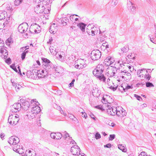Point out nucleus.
<instances>
[{
	"instance_id": "6ab92c4d",
	"label": "nucleus",
	"mask_w": 156,
	"mask_h": 156,
	"mask_svg": "<svg viewBox=\"0 0 156 156\" xmlns=\"http://www.w3.org/2000/svg\"><path fill=\"white\" fill-rule=\"evenodd\" d=\"M42 11L41 10V12H44L45 14H48L50 12L51 10L50 8L46 6V7L44 6L42 7Z\"/></svg>"
},
{
	"instance_id": "603ef678",
	"label": "nucleus",
	"mask_w": 156,
	"mask_h": 156,
	"mask_svg": "<svg viewBox=\"0 0 156 156\" xmlns=\"http://www.w3.org/2000/svg\"><path fill=\"white\" fill-rule=\"evenodd\" d=\"M55 133H51L50 134V136L53 139H56Z\"/></svg>"
},
{
	"instance_id": "37998d69",
	"label": "nucleus",
	"mask_w": 156,
	"mask_h": 156,
	"mask_svg": "<svg viewBox=\"0 0 156 156\" xmlns=\"http://www.w3.org/2000/svg\"><path fill=\"white\" fill-rule=\"evenodd\" d=\"M38 29H35L33 31H34L35 34H38L41 31V28L40 26H39Z\"/></svg>"
},
{
	"instance_id": "f704fd0d",
	"label": "nucleus",
	"mask_w": 156,
	"mask_h": 156,
	"mask_svg": "<svg viewBox=\"0 0 156 156\" xmlns=\"http://www.w3.org/2000/svg\"><path fill=\"white\" fill-rule=\"evenodd\" d=\"M64 135L63 136V138L65 139H66L67 137V136L68 137H69V139L70 140V136L69 135V134L67 133V132L66 131H65L64 132Z\"/></svg>"
},
{
	"instance_id": "2f4dec72",
	"label": "nucleus",
	"mask_w": 156,
	"mask_h": 156,
	"mask_svg": "<svg viewBox=\"0 0 156 156\" xmlns=\"http://www.w3.org/2000/svg\"><path fill=\"white\" fill-rule=\"evenodd\" d=\"M56 139L60 140L62 137V134L60 132H57L55 133Z\"/></svg>"
},
{
	"instance_id": "7ed1b4c3",
	"label": "nucleus",
	"mask_w": 156,
	"mask_h": 156,
	"mask_svg": "<svg viewBox=\"0 0 156 156\" xmlns=\"http://www.w3.org/2000/svg\"><path fill=\"white\" fill-rule=\"evenodd\" d=\"M42 66L44 70L48 74H51L53 71H54V68H55V67L51 62H49L48 64H42Z\"/></svg>"
},
{
	"instance_id": "774afa93",
	"label": "nucleus",
	"mask_w": 156,
	"mask_h": 156,
	"mask_svg": "<svg viewBox=\"0 0 156 156\" xmlns=\"http://www.w3.org/2000/svg\"><path fill=\"white\" fill-rule=\"evenodd\" d=\"M82 117L85 118V119H86L87 117V115L85 113H83L82 115Z\"/></svg>"
},
{
	"instance_id": "864d4df0",
	"label": "nucleus",
	"mask_w": 156,
	"mask_h": 156,
	"mask_svg": "<svg viewBox=\"0 0 156 156\" xmlns=\"http://www.w3.org/2000/svg\"><path fill=\"white\" fill-rule=\"evenodd\" d=\"M112 70H113V71H115L116 72H118L119 70V69H117L116 67L113 66L112 68Z\"/></svg>"
},
{
	"instance_id": "6e6552de",
	"label": "nucleus",
	"mask_w": 156,
	"mask_h": 156,
	"mask_svg": "<svg viewBox=\"0 0 156 156\" xmlns=\"http://www.w3.org/2000/svg\"><path fill=\"white\" fill-rule=\"evenodd\" d=\"M19 141L20 140L18 137L12 136L9 138L8 142L10 145H13L14 146L16 145Z\"/></svg>"
},
{
	"instance_id": "3c124183",
	"label": "nucleus",
	"mask_w": 156,
	"mask_h": 156,
	"mask_svg": "<svg viewBox=\"0 0 156 156\" xmlns=\"http://www.w3.org/2000/svg\"><path fill=\"white\" fill-rule=\"evenodd\" d=\"M75 81V80L74 79H73L71 82L69 84V87H72L73 86H74V83Z\"/></svg>"
},
{
	"instance_id": "39448f33",
	"label": "nucleus",
	"mask_w": 156,
	"mask_h": 156,
	"mask_svg": "<svg viewBox=\"0 0 156 156\" xmlns=\"http://www.w3.org/2000/svg\"><path fill=\"white\" fill-rule=\"evenodd\" d=\"M34 71L35 75L37 76L39 78H43L48 76V73L45 72L44 69L41 70L35 69Z\"/></svg>"
},
{
	"instance_id": "1a4fd4ad",
	"label": "nucleus",
	"mask_w": 156,
	"mask_h": 156,
	"mask_svg": "<svg viewBox=\"0 0 156 156\" xmlns=\"http://www.w3.org/2000/svg\"><path fill=\"white\" fill-rule=\"evenodd\" d=\"M22 106L19 103H17L13 104L12 107L10 112L12 113H16L20 111Z\"/></svg>"
},
{
	"instance_id": "f03ea898",
	"label": "nucleus",
	"mask_w": 156,
	"mask_h": 156,
	"mask_svg": "<svg viewBox=\"0 0 156 156\" xmlns=\"http://www.w3.org/2000/svg\"><path fill=\"white\" fill-rule=\"evenodd\" d=\"M103 72H101L98 69H94L93 71V73L94 76L97 77V78L101 81L105 82L106 78L104 75L102 74Z\"/></svg>"
},
{
	"instance_id": "69168bd1",
	"label": "nucleus",
	"mask_w": 156,
	"mask_h": 156,
	"mask_svg": "<svg viewBox=\"0 0 156 156\" xmlns=\"http://www.w3.org/2000/svg\"><path fill=\"white\" fill-rule=\"evenodd\" d=\"M22 87V86L20 85L19 84L16 83V88H17V89H19L21 87Z\"/></svg>"
},
{
	"instance_id": "338daca9",
	"label": "nucleus",
	"mask_w": 156,
	"mask_h": 156,
	"mask_svg": "<svg viewBox=\"0 0 156 156\" xmlns=\"http://www.w3.org/2000/svg\"><path fill=\"white\" fill-rule=\"evenodd\" d=\"M70 139L71 140V141H70V143H72L73 144V143H74L76 145V143L75 142L74 140L73 139H72V138L71 137H70Z\"/></svg>"
},
{
	"instance_id": "cd10ccee",
	"label": "nucleus",
	"mask_w": 156,
	"mask_h": 156,
	"mask_svg": "<svg viewBox=\"0 0 156 156\" xmlns=\"http://www.w3.org/2000/svg\"><path fill=\"white\" fill-rule=\"evenodd\" d=\"M69 22V19L66 17L62 18L61 20V22L63 25H66Z\"/></svg>"
},
{
	"instance_id": "0e129e2a",
	"label": "nucleus",
	"mask_w": 156,
	"mask_h": 156,
	"mask_svg": "<svg viewBox=\"0 0 156 156\" xmlns=\"http://www.w3.org/2000/svg\"><path fill=\"white\" fill-rule=\"evenodd\" d=\"M117 86H116L115 87H112V86H111L110 87V89H112V90L113 91H115L117 89Z\"/></svg>"
},
{
	"instance_id": "4d7b16f0",
	"label": "nucleus",
	"mask_w": 156,
	"mask_h": 156,
	"mask_svg": "<svg viewBox=\"0 0 156 156\" xmlns=\"http://www.w3.org/2000/svg\"><path fill=\"white\" fill-rule=\"evenodd\" d=\"M63 52H61L60 54H59V58L62 60H63L64 59V56H62L61 55L62 53L63 54Z\"/></svg>"
},
{
	"instance_id": "c756f323",
	"label": "nucleus",
	"mask_w": 156,
	"mask_h": 156,
	"mask_svg": "<svg viewBox=\"0 0 156 156\" xmlns=\"http://www.w3.org/2000/svg\"><path fill=\"white\" fill-rule=\"evenodd\" d=\"M41 59L42 61V64H48L49 62H51L49 60L46 58H42Z\"/></svg>"
},
{
	"instance_id": "a19ab883",
	"label": "nucleus",
	"mask_w": 156,
	"mask_h": 156,
	"mask_svg": "<svg viewBox=\"0 0 156 156\" xmlns=\"http://www.w3.org/2000/svg\"><path fill=\"white\" fill-rule=\"evenodd\" d=\"M10 67L16 72H18V70L14 64H12V65H11Z\"/></svg>"
},
{
	"instance_id": "412c9836",
	"label": "nucleus",
	"mask_w": 156,
	"mask_h": 156,
	"mask_svg": "<svg viewBox=\"0 0 156 156\" xmlns=\"http://www.w3.org/2000/svg\"><path fill=\"white\" fill-rule=\"evenodd\" d=\"M54 71L55 70L56 72L60 74L62 73L63 70V68L60 66H56L54 68Z\"/></svg>"
},
{
	"instance_id": "f8f14e48",
	"label": "nucleus",
	"mask_w": 156,
	"mask_h": 156,
	"mask_svg": "<svg viewBox=\"0 0 156 156\" xmlns=\"http://www.w3.org/2000/svg\"><path fill=\"white\" fill-rule=\"evenodd\" d=\"M104 61L105 65L108 66L112 64L115 62V60L113 57L108 56L105 59Z\"/></svg>"
},
{
	"instance_id": "6e6d98bb",
	"label": "nucleus",
	"mask_w": 156,
	"mask_h": 156,
	"mask_svg": "<svg viewBox=\"0 0 156 156\" xmlns=\"http://www.w3.org/2000/svg\"><path fill=\"white\" fill-rule=\"evenodd\" d=\"M26 54L23 52L21 55V58L22 60H23L25 58Z\"/></svg>"
},
{
	"instance_id": "4be33fe9",
	"label": "nucleus",
	"mask_w": 156,
	"mask_h": 156,
	"mask_svg": "<svg viewBox=\"0 0 156 156\" xmlns=\"http://www.w3.org/2000/svg\"><path fill=\"white\" fill-rule=\"evenodd\" d=\"M7 16V12L5 11H0V20L5 19Z\"/></svg>"
},
{
	"instance_id": "c9c22d12",
	"label": "nucleus",
	"mask_w": 156,
	"mask_h": 156,
	"mask_svg": "<svg viewBox=\"0 0 156 156\" xmlns=\"http://www.w3.org/2000/svg\"><path fill=\"white\" fill-rule=\"evenodd\" d=\"M121 108H122L121 109V115L122 116H126V112L125 110H124L123 108L122 107H121Z\"/></svg>"
},
{
	"instance_id": "8fccbe9b",
	"label": "nucleus",
	"mask_w": 156,
	"mask_h": 156,
	"mask_svg": "<svg viewBox=\"0 0 156 156\" xmlns=\"http://www.w3.org/2000/svg\"><path fill=\"white\" fill-rule=\"evenodd\" d=\"M139 156H147V153L144 151H142L139 155Z\"/></svg>"
},
{
	"instance_id": "79ce46f5",
	"label": "nucleus",
	"mask_w": 156,
	"mask_h": 156,
	"mask_svg": "<svg viewBox=\"0 0 156 156\" xmlns=\"http://www.w3.org/2000/svg\"><path fill=\"white\" fill-rule=\"evenodd\" d=\"M115 135L113 134H110L109 136V140H113L115 138Z\"/></svg>"
},
{
	"instance_id": "052dcab7",
	"label": "nucleus",
	"mask_w": 156,
	"mask_h": 156,
	"mask_svg": "<svg viewBox=\"0 0 156 156\" xmlns=\"http://www.w3.org/2000/svg\"><path fill=\"white\" fill-rule=\"evenodd\" d=\"M126 90H127L128 89H132L133 88V87L132 85H127L126 86Z\"/></svg>"
},
{
	"instance_id": "20e7f679",
	"label": "nucleus",
	"mask_w": 156,
	"mask_h": 156,
	"mask_svg": "<svg viewBox=\"0 0 156 156\" xmlns=\"http://www.w3.org/2000/svg\"><path fill=\"white\" fill-rule=\"evenodd\" d=\"M101 55L100 51L98 49L93 50L90 54V58L93 60H97L99 59Z\"/></svg>"
},
{
	"instance_id": "de8ad7c7",
	"label": "nucleus",
	"mask_w": 156,
	"mask_h": 156,
	"mask_svg": "<svg viewBox=\"0 0 156 156\" xmlns=\"http://www.w3.org/2000/svg\"><path fill=\"white\" fill-rule=\"evenodd\" d=\"M134 96L135 98H137V100L139 101H140L141 100H142L141 97L140 96L138 95L134 94Z\"/></svg>"
},
{
	"instance_id": "c03bdc74",
	"label": "nucleus",
	"mask_w": 156,
	"mask_h": 156,
	"mask_svg": "<svg viewBox=\"0 0 156 156\" xmlns=\"http://www.w3.org/2000/svg\"><path fill=\"white\" fill-rule=\"evenodd\" d=\"M101 137V136L98 132H97L95 135V138L96 139H99Z\"/></svg>"
},
{
	"instance_id": "e433bc0d",
	"label": "nucleus",
	"mask_w": 156,
	"mask_h": 156,
	"mask_svg": "<svg viewBox=\"0 0 156 156\" xmlns=\"http://www.w3.org/2000/svg\"><path fill=\"white\" fill-rule=\"evenodd\" d=\"M152 35H149L148 37L150 38L151 41L154 44H156V40H154V38L152 37L151 38Z\"/></svg>"
},
{
	"instance_id": "4468645a",
	"label": "nucleus",
	"mask_w": 156,
	"mask_h": 156,
	"mask_svg": "<svg viewBox=\"0 0 156 156\" xmlns=\"http://www.w3.org/2000/svg\"><path fill=\"white\" fill-rule=\"evenodd\" d=\"M128 8V9L130 10L133 14L135 13V11L136 7L133 5V3L131 2L130 1H127Z\"/></svg>"
},
{
	"instance_id": "58836bf2",
	"label": "nucleus",
	"mask_w": 156,
	"mask_h": 156,
	"mask_svg": "<svg viewBox=\"0 0 156 156\" xmlns=\"http://www.w3.org/2000/svg\"><path fill=\"white\" fill-rule=\"evenodd\" d=\"M23 0H15L14 4L16 6L20 4L22 2Z\"/></svg>"
},
{
	"instance_id": "5701e85b",
	"label": "nucleus",
	"mask_w": 156,
	"mask_h": 156,
	"mask_svg": "<svg viewBox=\"0 0 156 156\" xmlns=\"http://www.w3.org/2000/svg\"><path fill=\"white\" fill-rule=\"evenodd\" d=\"M86 26V24L83 23H80L77 24V26L83 32L85 31V28Z\"/></svg>"
},
{
	"instance_id": "0eeeda50",
	"label": "nucleus",
	"mask_w": 156,
	"mask_h": 156,
	"mask_svg": "<svg viewBox=\"0 0 156 156\" xmlns=\"http://www.w3.org/2000/svg\"><path fill=\"white\" fill-rule=\"evenodd\" d=\"M80 149L79 146L77 145H74L71 148V152L73 155H80Z\"/></svg>"
},
{
	"instance_id": "09e8293b",
	"label": "nucleus",
	"mask_w": 156,
	"mask_h": 156,
	"mask_svg": "<svg viewBox=\"0 0 156 156\" xmlns=\"http://www.w3.org/2000/svg\"><path fill=\"white\" fill-rule=\"evenodd\" d=\"M116 115L119 117H121V110H119L117 109V111L116 112Z\"/></svg>"
},
{
	"instance_id": "bb28decb",
	"label": "nucleus",
	"mask_w": 156,
	"mask_h": 156,
	"mask_svg": "<svg viewBox=\"0 0 156 156\" xmlns=\"http://www.w3.org/2000/svg\"><path fill=\"white\" fill-rule=\"evenodd\" d=\"M145 71L146 72V73L145 74V75H144V78L147 81H149L151 77V74H149V73H148V72L146 69Z\"/></svg>"
},
{
	"instance_id": "c85d7f7f",
	"label": "nucleus",
	"mask_w": 156,
	"mask_h": 156,
	"mask_svg": "<svg viewBox=\"0 0 156 156\" xmlns=\"http://www.w3.org/2000/svg\"><path fill=\"white\" fill-rule=\"evenodd\" d=\"M118 148L123 152H126L127 150L126 148L124 146H123L122 144L118 145Z\"/></svg>"
},
{
	"instance_id": "13d9d810",
	"label": "nucleus",
	"mask_w": 156,
	"mask_h": 156,
	"mask_svg": "<svg viewBox=\"0 0 156 156\" xmlns=\"http://www.w3.org/2000/svg\"><path fill=\"white\" fill-rule=\"evenodd\" d=\"M111 144L110 143H108L107 144H106L105 145H104V147H107L108 148H110L111 147Z\"/></svg>"
},
{
	"instance_id": "a878e982",
	"label": "nucleus",
	"mask_w": 156,
	"mask_h": 156,
	"mask_svg": "<svg viewBox=\"0 0 156 156\" xmlns=\"http://www.w3.org/2000/svg\"><path fill=\"white\" fill-rule=\"evenodd\" d=\"M75 67L78 69H83L84 67H85L86 66V65L85 64H83L81 63H79V64L75 63Z\"/></svg>"
},
{
	"instance_id": "7c9ffc66",
	"label": "nucleus",
	"mask_w": 156,
	"mask_h": 156,
	"mask_svg": "<svg viewBox=\"0 0 156 156\" xmlns=\"http://www.w3.org/2000/svg\"><path fill=\"white\" fill-rule=\"evenodd\" d=\"M97 29V28L96 27H91V31H90V32H91V35L92 36H94L95 35V34H97L98 30H97L96 31V30Z\"/></svg>"
},
{
	"instance_id": "bf43d9fd",
	"label": "nucleus",
	"mask_w": 156,
	"mask_h": 156,
	"mask_svg": "<svg viewBox=\"0 0 156 156\" xmlns=\"http://www.w3.org/2000/svg\"><path fill=\"white\" fill-rule=\"evenodd\" d=\"M5 62L8 64H10L11 62V59L9 58L5 60Z\"/></svg>"
},
{
	"instance_id": "dca6fc26",
	"label": "nucleus",
	"mask_w": 156,
	"mask_h": 156,
	"mask_svg": "<svg viewBox=\"0 0 156 156\" xmlns=\"http://www.w3.org/2000/svg\"><path fill=\"white\" fill-rule=\"evenodd\" d=\"M30 3L28 0L26 2H23L21 5V9L24 11L27 10L30 6Z\"/></svg>"
},
{
	"instance_id": "423d86ee",
	"label": "nucleus",
	"mask_w": 156,
	"mask_h": 156,
	"mask_svg": "<svg viewBox=\"0 0 156 156\" xmlns=\"http://www.w3.org/2000/svg\"><path fill=\"white\" fill-rule=\"evenodd\" d=\"M35 102V105H36L35 107L32 108V109L34 110L33 113L38 114L41 111L40 107L38 106L40 104L37 101H36V99L32 100L31 101V103L32 104L33 102Z\"/></svg>"
},
{
	"instance_id": "f3484780",
	"label": "nucleus",
	"mask_w": 156,
	"mask_h": 156,
	"mask_svg": "<svg viewBox=\"0 0 156 156\" xmlns=\"http://www.w3.org/2000/svg\"><path fill=\"white\" fill-rule=\"evenodd\" d=\"M92 93L93 96L98 98L99 97L101 94V90L98 88H95L92 90Z\"/></svg>"
},
{
	"instance_id": "680f3d73",
	"label": "nucleus",
	"mask_w": 156,
	"mask_h": 156,
	"mask_svg": "<svg viewBox=\"0 0 156 156\" xmlns=\"http://www.w3.org/2000/svg\"><path fill=\"white\" fill-rule=\"evenodd\" d=\"M102 103L105 104H106V103L107 102V101L104 97L102 98Z\"/></svg>"
},
{
	"instance_id": "4c0bfd02",
	"label": "nucleus",
	"mask_w": 156,
	"mask_h": 156,
	"mask_svg": "<svg viewBox=\"0 0 156 156\" xmlns=\"http://www.w3.org/2000/svg\"><path fill=\"white\" fill-rule=\"evenodd\" d=\"M146 85L147 87H151L154 86L152 83L148 82L146 83Z\"/></svg>"
},
{
	"instance_id": "e2e57ef3",
	"label": "nucleus",
	"mask_w": 156,
	"mask_h": 156,
	"mask_svg": "<svg viewBox=\"0 0 156 156\" xmlns=\"http://www.w3.org/2000/svg\"><path fill=\"white\" fill-rule=\"evenodd\" d=\"M9 21H8V20L6 21L5 22L3 23V25L4 26V27H5V26H7L9 24Z\"/></svg>"
},
{
	"instance_id": "393cba45",
	"label": "nucleus",
	"mask_w": 156,
	"mask_h": 156,
	"mask_svg": "<svg viewBox=\"0 0 156 156\" xmlns=\"http://www.w3.org/2000/svg\"><path fill=\"white\" fill-rule=\"evenodd\" d=\"M34 69H33L32 71H29L27 72V76H29V77H30L31 78H33L35 77L34 76L33 77L34 75Z\"/></svg>"
},
{
	"instance_id": "473e14b6",
	"label": "nucleus",
	"mask_w": 156,
	"mask_h": 156,
	"mask_svg": "<svg viewBox=\"0 0 156 156\" xmlns=\"http://www.w3.org/2000/svg\"><path fill=\"white\" fill-rule=\"evenodd\" d=\"M145 70H146V69H139V70H138V71H137V75L139 77H141V75H142V77H143V76H144V75H143L142 74H141L140 73L142 72V71L143 70L145 71Z\"/></svg>"
},
{
	"instance_id": "ddd939ff",
	"label": "nucleus",
	"mask_w": 156,
	"mask_h": 156,
	"mask_svg": "<svg viewBox=\"0 0 156 156\" xmlns=\"http://www.w3.org/2000/svg\"><path fill=\"white\" fill-rule=\"evenodd\" d=\"M117 108L115 107H110L108 106V108L107 109V113L111 115H115L117 110Z\"/></svg>"
},
{
	"instance_id": "b1692460",
	"label": "nucleus",
	"mask_w": 156,
	"mask_h": 156,
	"mask_svg": "<svg viewBox=\"0 0 156 156\" xmlns=\"http://www.w3.org/2000/svg\"><path fill=\"white\" fill-rule=\"evenodd\" d=\"M104 68V65L102 64H100L98 65L95 69H98L99 70H100V72H103Z\"/></svg>"
},
{
	"instance_id": "a18cd8bd",
	"label": "nucleus",
	"mask_w": 156,
	"mask_h": 156,
	"mask_svg": "<svg viewBox=\"0 0 156 156\" xmlns=\"http://www.w3.org/2000/svg\"><path fill=\"white\" fill-rule=\"evenodd\" d=\"M95 108L98 109L100 110L104 111L105 110L103 108L102 106L101 105H97L95 107Z\"/></svg>"
},
{
	"instance_id": "f257e3e1",
	"label": "nucleus",
	"mask_w": 156,
	"mask_h": 156,
	"mask_svg": "<svg viewBox=\"0 0 156 156\" xmlns=\"http://www.w3.org/2000/svg\"><path fill=\"white\" fill-rule=\"evenodd\" d=\"M12 112H10L9 116L8 119V122L11 125H15L18 122L19 120L18 115L14 113L12 114Z\"/></svg>"
},
{
	"instance_id": "aec40b11",
	"label": "nucleus",
	"mask_w": 156,
	"mask_h": 156,
	"mask_svg": "<svg viewBox=\"0 0 156 156\" xmlns=\"http://www.w3.org/2000/svg\"><path fill=\"white\" fill-rule=\"evenodd\" d=\"M38 27L39 25L36 23H33L32 24L30 28V31L31 33H34L33 30H34L36 29H38Z\"/></svg>"
},
{
	"instance_id": "5fc2aeb1",
	"label": "nucleus",
	"mask_w": 156,
	"mask_h": 156,
	"mask_svg": "<svg viewBox=\"0 0 156 156\" xmlns=\"http://www.w3.org/2000/svg\"><path fill=\"white\" fill-rule=\"evenodd\" d=\"M144 85V83H138L136 84V87H139L140 86H143Z\"/></svg>"
},
{
	"instance_id": "9d476101",
	"label": "nucleus",
	"mask_w": 156,
	"mask_h": 156,
	"mask_svg": "<svg viewBox=\"0 0 156 156\" xmlns=\"http://www.w3.org/2000/svg\"><path fill=\"white\" fill-rule=\"evenodd\" d=\"M28 25L27 23H23L20 25L18 27V29L19 32L21 33H24L25 30L27 29Z\"/></svg>"
},
{
	"instance_id": "72a5a7b5",
	"label": "nucleus",
	"mask_w": 156,
	"mask_h": 156,
	"mask_svg": "<svg viewBox=\"0 0 156 156\" xmlns=\"http://www.w3.org/2000/svg\"><path fill=\"white\" fill-rule=\"evenodd\" d=\"M129 50V48L127 46H124L121 49V51L123 53L127 52Z\"/></svg>"
},
{
	"instance_id": "ea45409f",
	"label": "nucleus",
	"mask_w": 156,
	"mask_h": 156,
	"mask_svg": "<svg viewBox=\"0 0 156 156\" xmlns=\"http://www.w3.org/2000/svg\"><path fill=\"white\" fill-rule=\"evenodd\" d=\"M45 1H45L43 4L46 6L48 5L49 6H50V4L51 3V0H46Z\"/></svg>"
},
{
	"instance_id": "49530a36",
	"label": "nucleus",
	"mask_w": 156,
	"mask_h": 156,
	"mask_svg": "<svg viewBox=\"0 0 156 156\" xmlns=\"http://www.w3.org/2000/svg\"><path fill=\"white\" fill-rule=\"evenodd\" d=\"M15 146H14V147H13V150L14 151H15V152H18L19 154H20V153L19 152L20 150V148L19 147V148L18 147L17 148H16L17 147V146L16 147V148H15Z\"/></svg>"
},
{
	"instance_id": "9b49d317",
	"label": "nucleus",
	"mask_w": 156,
	"mask_h": 156,
	"mask_svg": "<svg viewBox=\"0 0 156 156\" xmlns=\"http://www.w3.org/2000/svg\"><path fill=\"white\" fill-rule=\"evenodd\" d=\"M4 44L3 43L2 44V47L0 48V55L1 57L2 58H4L5 59L6 58L8 55V51L6 50H3L4 47H3Z\"/></svg>"
},
{
	"instance_id": "2eb2a0df",
	"label": "nucleus",
	"mask_w": 156,
	"mask_h": 156,
	"mask_svg": "<svg viewBox=\"0 0 156 156\" xmlns=\"http://www.w3.org/2000/svg\"><path fill=\"white\" fill-rule=\"evenodd\" d=\"M20 102L22 103V105H23V108L25 109H27L29 108V101H26L24 99L22 98L20 100Z\"/></svg>"
},
{
	"instance_id": "a211bd4d",
	"label": "nucleus",
	"mask_w": 156,
	"mask_h": 156,
	"mask_svg": "<svg viewBox=\"0 0 156 156\" xmlns=\"http://www.w3.org/2000/svg\"><path fill=\"white\" fill-rule=\"evenodd\" d=\"M57 24L53 23L51 25L49 29V30L51 34H54L57 30Z\"/></svg>"
}]
</instances>
